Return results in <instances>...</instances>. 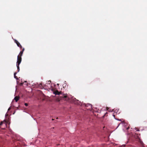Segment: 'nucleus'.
Returning a JSON list of instances; mask_svg holds the SVG:
<instances>
[{"instance_id": "f03ea898", "label": "nucleus", "mask_w": 147, "mask_h": 147, "mask_svg": "<svg viewBox=\"0 0 147 147\" xmlns=\"http://www.w3.org/2000/svg\"><path fill=\"white\" fill-rule=\"evenodd\" d=\"M84 105L85 109L88 110H91L92 109V105L90 104H85V103H83V106Z\"/></svg>"}, {"instance_id": "f3484780", "label": "nucleus", "mask_w": 147, "mask_h": 147, "mask_svg": "<svg viewBox=\"0 0 147 147\" xmlns=\"http://www.w3.org/2000/svg\"><path fill=\"white\" fill-rule=\"evenodd\" d=\"M113 116L115 117V115H113Z\"/></svg>"}, {"instance_id": "1a4fd4ad", "label": "nucleus", "mask_w": 147, "mask_h": 147, "mask_svg": "<svg viewBox=\"0 0 147 147\" xmlns=\"http://www.w3.org/2000/svg\"><path fill=\"white\" fill-rule=\"evenodd\" d=\"M24 105L26 107L28 106V104L27 103H25Z\"/></svg>"}, {"instance_id": "9b49d317", "label": "nucleus", "mask_w": 147, "mask_h": 147, "mask_svg": "<svg viewBox=\"0 0 147 147\" xmlns=\"http://www.w3.org/2000/svg\"><path fill=\"white\" fill-rule=\"evenodd\" d=\"M3 122L2 121H1V123H0V125H2L3 123Z\"/></svg>"}, {"instance_id": "423d86ee", "label": "nucleus", "mask_w": 147, "mask_h": 147, "mask_svg": "<svg viewBox=\"0 0 147 147\" xmlns=\"http://www.w3.org/2000/svg\"><path fill=\"white\" fill-rule=\"evenodd\" d=\"M20 97L19 96H16L14 98V99L16 102H17L19 99Z\"/></svg>"}, {"instance_id": "ddd939ff", "label": "nucleus", "mask_w": 147, "mask_h": 147, "mask_svg": "<svg viewBox=\"0 0 147 147\" xmlns=\"http://www.w3.org/2000/svg\"><path fill=\"white\" fill-rule=\"evenodd\" d=\"M23 83H21L20 84V85H23Z\"/></svg>"}, {"instance_id": "20e7f679", "label": "nucleus", "mask_w": 147, "mask_h": 147, "mask_svg": "<svg viewBox=\"0 0 147 147\" xmlns=\"http://www.w3.org/2000/svg\"><path fill=\"white\" fill-rule=\"evenodd\" d=\"M53 93L55 95H60L61 94V92H59L57 90H56L55 91H54Z\"/></svg>"}, {"instance_id": "7ed1b4c3", "label": "nucleus", "mask_w": 147, "mask_h": 147, "mask_svg": "<svg viewBox=\"0 0 147 147\" xmlns=\"http://www.w3.org/2000/svg\"><path fill=\"white\" fill-rule=\"evenodd\" d=\"M15 42L16 43L18 47H20V48H22V46L20 45V43L16 40H14Z\"/></svg>"}, {"instance_id": "6e6552de", "label": "nucleus", "mask_w": 147, "mask_h": 147, "mask_svg": "<svg viewBox=\"0 0 147 147\" xmlns=\"http://www.w3.org/2000/svg\"><path fill=\"white\" fill-rule=\"evenodd\" d=\"M17 74V72H15L14 73V77L15 78H16V79H18V78L16 76V74Z\"/></svg>"}, {"instance_id": "f257e3e1", "label": "nucleus", "mask_w": 147, "mask_h": 147, "mask_svg": "<svg viewBox=\"0 0 147 147\" xmlns=\"http://www.w3.org/2000/svg\"><path fill=\"white\" fill-rule=\"evenodd\" d=\"M22 57H20L19 56H18L17 57V61L16 63V66L17 68L18 72L20 71L19 65L22 61Z\"/></svg>"}, {"instance_id": "9d476101", "label": "nucleus", "mask_w": 147, "mask_h": 147, "mask_svg": "<svg viewBox=\"0 0 147 147\" xmlns=\"http://www.w3.org/2000/svg\"><path fill=\"white\" fill-rule=\"evenodd\" d=\"M108 114V113L106 112L105 114V115L103 116V117H104L105 116L107 115V114Z\"/></svg>"}, {"instance_id": "0eeeda50", "label": "nucleus", "mask_w": 147, "mask_h": 147, "mask_svg": "<svg viewBox=\"0 0 147 147\" xmlns=\"http://www.w3.org/2000/svg\"><path fill=\"white\" fill-rule=\"evenodd\" d=\"M23 53V51H21L19 55L18 56H19L20 57H21L22 56V55Z\"/></svg>"}, {"instance_id": "dca6fc26", "label": "nucleus", "mask_w": 147, "mask_h": 147, "mask_svg": "<svg viewBox=\"0 0 147 147\" xmlns=\"http://www.w3.org/2000/svg\"><path fill=\"white\" fill-rule=\"evenodd\" d=\"M129 129V127H127V129Z\"/></svg>"}, {"instance_id": "2eb2a0df", "label": "nucleus", "mask_w": 147, "mask_h": 147, "mask_svg": "<svg viewBox=\"0 0 147 147\" xmlns=\"http://www.w3.org/2000/svg\"><path fill=\"white\" fill-rule=\"evenodd\" d=\"M24 48H23V50H22V51H23H23H24Z\"/></svg>"}, {"instance_id": "4468645a", "label": "nucleus", "mask_w": 147, "mask_h": 147, "mask_svg": "<svg viewBox=\"0 0 147 147\" xmlns=\"http://www.w3.org/2000/svg\"><path fill=\"white\" fill-rule=\"evenodd\" d=\"M10 108H9L8 109V111H9V110H10Z\"/></svg>"}, {"instance_id": "f8f14e48", "label": "nucleus", "mask_w": 147, "mask_h": 147, "mask_svg": "<svg viewBox=\"0 0 147 147\" xmlns=\"http://www.w3.org/2000/svg\"><path fill=\"white\" fill-rule=\"evenodd\" d=\"M48 82H49V84H50L51 83V81H48Z\"/></svg>"}, {"instance_id": "39448f33", "label": "nucleus", "mask_w": 147, "mask_h": 147, "mask_svg": "<svg viewBox=\"0 0 147 147\" xmlns=\"http://www.w3.org/2000/svg\"><path fill=\"white\" fill-rule=\"evenodd\" d=\"M60 99H63L64 98H66L67 97V95H62V96H60Z\"/></svg>"}]
</instances>
